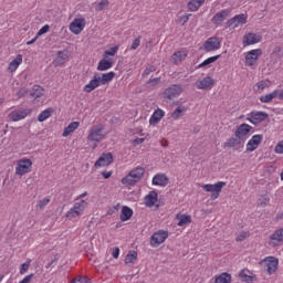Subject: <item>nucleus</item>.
<instances>
[{
    "mask_svg": "<svg viewBox=\"0 0 283 283\" xmlns=\"http://www.w3.org/2000/svg\"><path fill=\"white\" fill-rule=\"evenodd\" d=\"M20 63H23V56L17 55V57L9 64V70L11 72H15V70L19 67Z\"/></svg>",
    "mask_w": 283,
    "mask_h": 283,
    "instance_id": "obj_40",
    "label": "nucleus"
},
{
    "mask_svg": "<svg viewBox=\"0 0 283 283\" xmlns=\"http://www.w3.org/2000/svg\"><path fill=\"white\" fill-rule=\"evenodd\" d=\"M142 143H145V138L135 139V145H142Z\"/></svg>",
    "mask_w": 283,
    "mask_h": 283,
    "instance_id": "obj_63",
    "label": "nucleus"
},
{
    "mask_svg": "<svg viewBox=\"0 0 283 283\" xmlns=\"http://www.w3.org/2000/svg\"><path fill=\"white\" fill-rule=\"evenodd\" d=\"M263 264H265L264 269L268 275H273V273L277 271V264H280V261L275 256H268L264 259Z\"/></svg>",
    "mask_w": 283,
    "mask_h": 283,
    "instance_id": "obj_11",
    "label": "nucleus"
},
{
    "mask_svg": "<svg viewBox=\"0 0 283 283\" xmlns=\"http://www.w3.org/2000/svg\"><path fill=\"white\" fill-rule=\"evenodd\" d=\"M80 126L81 123L78 122H73L69 124L67 127L64 128V132L62 134L63 138H67V136H70V134H73V132H76V129H78Z\"/></svg>",
    "mask_w": 283,
    "mask_h": 283,
    "instance_id": "obj_28",
    "label": "nucleus"
},
{
    "mask_svg": "<svg viewBox=\"0 0 283 283\" xmlns=\"http://www.w3.org/2000/svg\"><path fill=\"white\" fill-rule=\"evenodd\" d=\"M134 216V210L132 208L124 206L122 208V213H120V220L122 222H127L132 217Z\"/></svg>",
    "mask_w": 283,
    "mask_h": 283,
    "instance_id": "obj_31",
    "label": "nucleus"
},
{
    "mask_svg": "<svg viewBox=\"0 0 283 283\" xmlns=\"http://www.w3.org/2000/svg\"><path fill=\"white\" fill-rule=\"evenodd\" d=\"M114 76H116L114 72L104 73L102 77H99V83H102V85H106V83L114 81Z\"/></svg>",
    "mask_w": 283,
    "mask_h": 283,
    "instance_id": "obj_37",
    "label": "nucleus"
},
{
    "mask_svg": "<svg viewBox=\"0 0 283 283\" xmlns=\"http://www.w3.org/2000/svg\"><path fill=\"white\" fill-rule=\"evenodd\" d=\"M38 39L39 38H36V35H35L31 41L27 42V45H33V43H36Z\"/></svg>",
    "mask_w": 283,
    "mask_h": 283,
    "instance_id": "obj_62",
    "label": "nucleus"
},
{
    "mask_svg": "<svg viewBox=\"0 0 283 283\" xmlns=\"http://www.w3.org/2000/svg\"><path fill=\"white\" fill-rule=\"evenodd\" d=\"M223 187H227V182L219 181L217 184H206L202 186V189L208 193H211V200H218Z\"/></svg>",
    "mask_w": 283,
    "mask_h": 283,
    "instance_id": "obj_4",
    "label": "nucleus"
},
{
    "mask_svg": "<svg viewBox=\"0 0 283 283\" xmlns=\"http://www.w3.org/2000/svg\"><path fill=\"white\" fill-rule=\"evenodd\" d=\"M269 202H271V199L269 197L262 196L261 198H259L258 201V207H266V205H269Z\"/></svg>",
    "mask_w": 283,
    "mask_h": 283,
    "instance_id": "obj_48",
    "label": "nucleus"
},
{
    "mask_svg": "<svg viewBox=\"0 0 283 283\" xmlns=\"http://www.w3.org/2000/svg\"><path fill=\"white\" fill-rule=\"evenodd\" d=\"M107 6H109V0H102L99 3L96 4L95 10L97 12L103 11L105 8H107Z\"/></svg>",
    "mask_w": 283,
    "mask_h": 283,
    "instance_id": "obj_47",
    "label": "nucleus"
},
{
    "mask_svg": "<svg viewBox=\"0 0 283 283\" xmlns=\"http://www.w3.org/2000/svg\"><path fill=\"white\" fill-rule=\"evenodd\" d=\"M32 114L31 108H15L11 111L8 115L9 120H12V123H19V120H24V118H28Z\"/></svg>",
    "mask_w": 283,
    "mask_h": 283,
    "instance_id": "obj_6",
    "label": "nucleus"
},
{
    "mask_svg": "<svg viewBox=\"0 0 283 283\" xmlns=\"http://www.w3.org/2000/svg\"><path fill=\"white\" fill-rule=\"evenodd\" d=\"M203 50H206V52H213L214 50H220V39L216 36L209 38L203 43Z\"/></svg>",
    "mask_w": 283,
    "mask_h": 283,
    "instance_id": "obj_18",
    "label": "nucleus"
},
{
    "mask_svg": "<svg viewBox=\"0 0 283 283\" xmlns=\"http://www.w3.org/2000/svg\"><path fill=\"white\" fill-rule=\"evenodd\" d=\"M87 196V191L81 193L80 196L76 197L75 202H80V200H84L83 198H85Z\"/></svg>",
    "mask_w": 283,
    "mask_h": 283,
    "instance_id": "obj_60",
    "label": "nucleus"
},
{
    "mask_svg": "<svg viewBox=\"0 0 283 283\" xmlns=\"http://www.w3.org/2000/svg\"><path fill=\"white\" fill-rule=\"evenodd\" d=\"M102 176L105 178V180H107V178H112V171H103Z\"/></svg>",
    "mask_w": 283,
    "mask_h": 283,
    "instance_id": "obj_61",
    "label": "nucleus"
},
{
    "mask_svg": "<svg viewBox=\"0 0 283 283\" xmlns=\"http://www.w3.org/2000/svg\"><path fill=\"white\" fill-rule=\"evenodd\" d=\"M30 96L35 103H40L41 98L45 96V90L39 85H34L30 91Z\"/></svg>",
    "mask_w": 283,
    "mask_h": 283,
    "instance_id": "obj_20",
    "label": "nucleus"
},
{
    "mask_svg": "<svg viewBox=\"0 0 283 283\" xmlns=\"http://www.w3.org/2000/svg\"><path fill=\"white\" fill-rule=\"evenodd\" d=\"M190 17H191V13L184 14V15H180L177 21L178 23H181V25H185L189 21Z\"/></svg>",
    "mask_w": 283,
    "mask_h": 283,
    "instance_id": "obj_51",
    "label": "nucleus"
},
{
    "mask_svg": "<svg viewBox=\"0 0 283 283\" xmlns=\"http://www.w3.org/2000/svg\"><path fill=\"white\" fill-rule=\"evenodd\" d=\"M260 56H262V49H254L249 51L245 55V65H255Z\"/></svg>",
    "mask_w": 283,
    "mask_h": 283,
    "instance_id": "obj_13",
    "label": "nucleus"
},
{
    "mask_svg": "<svg viewBox=\"0 0 283 283\" xmlns=\"http://www.w3.org/2000/svg\"><path fill=\"white\" fill-rule=\"evenodd\" d=\"M249 17L244 13L237 14L227 22V28H238L239 25H244Z\"/></svg>",
    "mask_w": 283,
    "mask_h": 283,
    "instance_id": "obj_12",
    "label": "nucleus"
},
{
    "mask_svg": "<svg viewBox=\"0 0 283 283\" xmlns=\"http://www.w3.org/2000/svg\"><path fill=\"white\" fill-rule=\"evenodd\" d=\"M218 59H220V55L208 57L206 61L199 64V67H206V65H211V63H216Z\"/></svg>",
    "mask_w": 283,
    "mask_h": 283,
    "instance_id": "obj_45",
    "label": "nucleus"
},
{
    "mask_svg": "<svg viewBox=\"0 0 283 283\" xmlns=\"http://www.w3.org/2000/svg\"><path fill=\"white\" fill-rule=\"evenodd\" d=\"M275 154H283V140L279 142L274 148Z\"/></svg>",
    "mask_w": 283,
    "mask_h": 283,
    "instance_id": "obj_55",
    "label": "nucleus"
},
{
    "mask_svg": "<svg viewBox=\"0 0 283 283\" xmlns=\"http://www.w3.org/2000/svg\"><path fill=\"white\" fill-rule=\"evenodd\" d=\"M277 94H279V91L275 90V91H273L272 93L262 95V96L260 97V101H261L262 103H273V98H277Z\"/></svg>",
    "mask_w": 283,
    "mask_h": 283,
    "instance_id": "obj_35",
    "label": "nucleus"
},
{
    "mask_svg": "<svg viewBox=\"0 0 283 283\" xmlns=\"http://www.w3.org/2000/svg\"><path fill=\"white\" fill-rule=\"evenodd\" d=\"M168 182L169 178L163 174H158L153 177V185L157 187H167Z\"/></svg>",
    "mask_w": 283,
    "mask_h": 283,
    "instance_id": "obj_26",
    "label": "nucleus"
},
{
    "mask_svg": "<svg viewBox=\"0 0 283 283\" xmlns=\"http://www.w3.org/2000/svg\"><path fill=\"white\" fill-rule=\"evenodd\" d=\"M271 86V81L270 80H263L260 81L259 83H256L254 85V92H258L259 94H262V92H264V90H268V87Z\"/></svg>",
    "mask_w": 283,
    "mask_h": 283,
    "instance_id": "obj_29",
    "label": "nucleus"
},
{
    "mask_svg": "<svg viewBox=\"0 0 283 283\" xmlns=\"http://www.w3.org/2000/svg\"><path fill=\"white\" fill-rule=\"evenodd\" d=\"M28 94V88L23 87L20 88L19 92L17 93L18 98H23Z\"/></svg>",
    "mask_w": 283,
    "mask_h": 283,
    "instance_id": "obj_56",
    "label": "nucleus"
},
{
    "mask_svg": "<svg viewBox=\"0 0 283 283\" xmlns=\"http://www.w3.org/2000/svg\"><path fill=\"white\" fill-rule=\"evenodd\" d=\"M176 219L178 220V227H185L187 224H191V216L189 214H177Z\"/></svg>",
    "mask_w": 283,
    "mask_h": 283,
    "instance_id": "obj_34",
    "label": "nucleus"
},
{
    "mask_svg": "<svg viewBox=\"0 0 283 283\" xmlns=\"http://www.w3.org/2000/svg\"><path fill=\"white\" fill-rule=\"evenodd\" d=\"M187 112V106L179 105L171 114L172 120H178Z\"/></svg>",
    "mask_w": 283,
    "mask_h": 283,
    "instance_id": "obj_32",
    "label": "nucleus"
},
{
    "mask_svg": "<svg viewBox=\"0 0 283 283\" xmlns=\"http://www.w3.org/2000/svg\"><path fill=\"white\" fill-rule=\"evenodd\" d=\"M67 59H70V51L64 50L57 52V61L60 63H63V61H67Z\"/></svg>",
    "mask_w": 283,
    "mask_h": 283,
    "instance_id": "obj_44",
    "label": "nucleus"
},
{
    "mask_svg": "<svg viewBox=\"0 0 283 283\" xmlns=\"http://www.w3.org/2000/svg\"><path fill=\"white\" fill-rule=\"evenodd\" d=\"M167 238H169L168 231L158 230L150 238V247H154L155 249H156V247H160V244H163V242H165V240H167Z\"/></svg>",
    "mask_w": 283,
    "mask_h": 283,
    "instance_id": "obj_9",
    "label": "nucleus"
},
{
    "mask_svg": "<svg viewBox=\"0 0 283 283\" xmlns=\"http://www.w3.org/2000/svg\"><path fill=\"white\" fill-rule=\"evenodd\" d=\"M105 136H107L105 127L103 125H94L88 132L87 140L92 144V148L96 149L98 143L105 140Z\"/></svg>",
    "mask_w": 283,
    "mask_h": 283,
    "instance_id": "obj_1",
    "label": "nucleus"
},
{
    "mask_svg": "<svg viewBox=\"0 0 283 283\" xmlns=\"http://www.w3.org/2000/svg\"><path fill=\"white\" fill-rule=\"evenodd\" d=\"M145 175V169L142 167H137L136 169L132 170L126 177L122 179V185H134L138 182Z\"/></svg>",
    "mask_w": 283,
    "mask_h": 283,
    "instance_id": "obj_5",
    "label": "nucleus"
},
{
    "mask_svg": "<svg viewBox=\"0 0 283 283\" xmlns=\"http://www.w3.org/2000/svg\"><path fill=\"white\" fill-rule=\"evenodd\" d=\"M265 118H269V114L262 111H254L248 115L247 120L252 123V125H260V123H263Z\"/></svg>",
    "mask_w": 283,
    "mask_h": 283,
    "instance_id": "obj_10",
    "label": "nucleus"
},
{
    "mask_svg": "<svg viewBox=\"0 0 283 283\" xmlns=\"http://www.w3.org/2000/svg\"><path fill=\"white\" fill-rule=\"evenodd\" d=\"M283 242V228L277 229L274 231L273 234L270 237V245L271 247H279Z\"/></svg>",
    "mask_w": 283,
    "mask_h": 283,
    "instance_id": "obj_22",
    "label": "nucleus"
},
{
    "mask_svg": "<svg viewBox=\"0 0 283 283\" xmlns=\"http://www.w3.org/2000/svg\"><path fill=\"white\" fill-rule=\"evenodd\" d=\"M251 129H253V127L249 124H241L238 126L234 136H237L238 138H240L241 140H244V138H247V136H249Z\"/></svg>",
    "mask_w": 283,
    "mask_h": 283,
    "instance_id": "obj_19",
    "label": "nucleus"
},
{
    "mask_svg": "<svg viewBox=\"0 0 283 283\" xmlns=\"http://www.w3.org/2000/svg\"><path fill=\"white\" fill-rule=\"evenodd\" d=\"M140 36H137L134 41H133V43H132V45H130V50H138V48H140Z\"/></svg>",
    "mask_w": 283,
    "mask_h": 283,
    "instance_id": "obj_53",
    "label": "nucleus"
},
{
    "mask_svg": "<svg viewBox=\"0 0 283 283\" xmlns=\"http://www.w3.org/2000/svg\"><path fill=\"white\" fill-rule=\"evenodd\" d=\"M264 137L262 135H254L247 144V151H255L262 145Z\"/></svg>",
    "mask_w": 283,
    "mask_h": 283,
    "instance_id": "obj_17",
    "label": "nucleus"
},
{
    "mask_svg": "<svg viewBox=\"0 0 283 283\" xmlns=\"http://www.w3.org/2000/svg\"><path fill=\"white\" fill-rule=\"evenodd\" d=\"M112 65V61L103 59L99 61L97 70H99V72H105V70H109Z\"/></svg>",
    "mask_w": 283,
    "mask_h": 283,
    "instance_id": "obj_38",
    "label": "nucleus"
},
{
    "mask_svg": "<svg viewBox=\"0 0 283 283\" xmlns=\"http://www.w3.org/2000/svg\"><path fill=\"white\" fill-rule=\"evenodd\" d=\"M187 59V51H178L172 54L171 61L175 63V65H178V63H182Z\"/></svg>",
    "mask_w": 283,
    "mask_h": 283,
    "instance_id": "obj_30",
    "label": "nucleus"
},
{
    "mask_svg": "<svg viewBox=\"0 0 283 283\" xmlns=\"http://www.w3.org/2000/svg\"><path fill=\"white\" fill-rule=\"evenodd\" d=\"M216 85V80L211 76L203 77L196 82L197 90H212Z\"/></svg>",
    "mask_w": 283,
    "mask_h": 283,
    "instance_id": "obj_15",
    "label": "nucleus"
},
{
    "mask_svg": "<svg viewBox=\"0 0 283 283\" xmlns=\"http://www.w3.org/2000/svg\"><path fill=\"white\" fill-rule=\"evenodd\" d=\"M156 202H158V192L156 191H150L144 199V203L146 207H155Z\"/></svg>",
    "mask_w": 283,
    "mask_h": 283,
    "instance_id": "obj_23",
    "label": "nucleus"
},
{
    "mask_svg": "<svg viewBox=\"0 0 283 283\" xmlns=\"http://www.w3.org/2000/svg\"><path fill=\"white\" fill-rule=\"evenodd\" d=\"M214 283H231V274L223 272L216 276Z\"/></svg>",
    "mask_w": 283,
    "mask_h": 283,
    "instance_id": "obj_36",
    "label": "nucleus"
},
{
    "mask_svg": "<svg viewBox=\"0 0 283 283\" xmlns=\"http://www.w3.org/2000/svg\"><path fill=\"white\" fill-rule=\"evenodd\" d=\"M138 258V253L136 251L129 252L125 258V264H134Z\"/></svg>",
    "mask_w": 283,
    "mask_h": 283,
    "instance_id": "obj_42",
    "label": "nucleus"
},
{
    "mask_svg": "<svg viewBox=\"0 0 283 283\" xmlns=\"http://www.w3.org/2000/svg\"><path fill=\"white\" fill-rule=\"evenodd\" d=\"M71 283H87V277L86 276L76 277L73 281H71Z\"/></svg>",
    "mask_w": 283,
    "mask_h": 283,
    "instance_id": "obj_57",
    "label": "nucleus"
},
{
    "mask_svg": "<svg viewBox=\"0 0 283 283\" xmlns=\"http://www.w3.org/2000/svg\"><path fill=\"white\" fill-rule=\"evenodd\" d=\"M231 14V9H223L220 12L216 13L212 18V23L214 25H220Z\"/></svg>",
    "mask_w": 283,
    "mask_h": 283,
    "instance_id": "obj_21",
    "label": "nucleus"
},
{
    "mask_svg": "<svg viewBox=\"0 0 283 283\" xmlns=\"http://www.w3.org/2000/svg\"><path fill=\"white\" fill-rule=\"evenodd\" d=\"M276 97H279L280 101H283V91H281V92L279 91V94Z\"/></svg>",
    "mask_w": 283,
    "mask_h": 283,
    "instance_id": "obj_64",
    "label": "nucleus"
},
{
    "mask_svg": "<svg viewBox=\"0 0 283 283\" xmlns=\"http://www.w3.org/2000/svg\"><path fill=\"white\" fill-rule=\"evenodd\" d=\"M224 148L234 149L235 151H242L244 149V139L240 137H231L223 144Z\"/></svg>",
    "mask_w": 283,
    "mask_h": 283,
    "instance_id": "obj_8",
    "label": "nucleus"
},
{
    "mask_svg": "<svg viewBox=\"0 0 283 283\" xmlns=\"http://www.w3.org/2000/svg\"><path fill=\"white\" fill-rule=\"evenodd\" d=\"M203 3H205V0H190L188 2V10H190V12H198V10L202 8Z\"/></svg>",
    "mask_w": 283,
    "mask_h": 283,
    "instance_id": "obj_33",
    "label": "nucleus"
},
{
    "mask_svg": "<svg viewBox=\"0 0 283 283\" xmlns=\"http://www.w3.org/2000/svg\"><path fill=\"white\" fill-rule=\"evenodd\" d=\"M90 206L87 200L75 201L73 207L66 212L65 218L67 220H78L83 213H85V209Z\"/></svg>",
    "mask_w": 283,
    "mask_h": 283,
    "instance_id": "obj_2",
    "label": "nucleus"
},
{
    "mask_svg": "<svg viewBox=\"0 0 283 283\" xmlns=\"http://www.w3.org/2000/svg\"><path fill=\"white\" fill-rule=\"evenodd\" d=\"M163 118H165V111H163L161 108H157L150 116L149 124L157 125V123H160Z\"/></svg>",
    "mask_w": 283,
    "mask_h": 283,
    "instance_id": "obj_25",
    "label": "nucleus"
},
{
    "mask_svg": "<svg viewBox=\"0 0 283 283\" xmlns=\"http://www.w3.org/2000/svg\"><path fill=\"white\" fill-rule=\"evenodd\" d=\"M160 81H161L160 76L151 75L149 80L146 81V83L147 85H149V87H156V85H159Z\"/></svg>",
    "mask_w": 283,
    "mask_h": 283,
    "instance_id": "obj_43",
    "label": "nucleus"
},
{
    "mask_svg": "<svg viewBox=\"0 0 283 283\" xmlns=\"http://www.w3.org/2000/svg\"><path fill=\"white\" fill-rule=\"evenodd\" d=\"M30 171H32V160L28 158L18 160L15 176H25V174H30Z\"/></svg>",
    "mask_w": 283,
    "mask_h": 283,
    "instance_id": "obj_7",
    "label": "nucleus"
},
{
    "mask_svg": "<svg viewBox=\"0 0 283 283\" xmlns=\"http://www.w3.org/2000/svg\"><path fill=\"white\" fill-rule=\"evenodd\" d=\"M48 32H50V24H45L43 25L36 33V39H39V36H43V34H48Z\"/></svg>",
    "mask_w": 283,
    "mask_h": 283,
    "instance_id": "obj_50",
    "label": "nucleus"
},
{
    "mask_svg": "<svg viewBox=\"0 0 283 283\" xmlns=\"http://www.w3.org/2000/svg\"><path fill=\"white\" fill-rule=\"evenodd\" d=\"M114 163V156L112 153L103 154L95 163L94 167L95 169H98L101 167H108V165H112Z\"/></svg>",
    "mask_w": 283,
    "mask_h": 283,
    "instance_id": "obj_14",
    "label": "nucleus"
},
{
    "mask_svg": "<svg viewBox=\"0 0 283 283\" xmlns=\"http://www.w3.org/2000/svg\"><path fill=\"white\" fill-rule=\"evenodd\" d=\"M50 197L43 198L42 200L38 201L36 208L38 209H45V207H48V205H50Z\"/></svg>",
    "mask_w": 283,
    "mask_h": 283,
    "instance_id": "obj_46",
    "label": "nucleus"
},
{
    "mask_svg": "<svg viewBox=\"0 0 283 283\" xmlns=\"http://www.w3.org/2000/svg\"><path fill=\"white\" fill-rule=\"evenodd\" d=\"M30 262L31 261L29 260L21 265L20 275H25V273H28V269H30Z\"/></svg>",
    "mask_w": 283,
    "mask_h": 283,
    "instance_id": "obj_52",
    "label": "nucleus"
},
{
    "mask_svg": "<svg viewBox=\"0 0 283 283\" xmlns=\"http://www.w3.org/2000/svg\"><path fill=\"white\" fill-rule=\"evenodd\" d=\"M112 255H113V258H115V260H118V256L120 255V249L115 248V249L113 250Z\"/></svg>",
    "mask_w": 283,
    "mask_h": 283,
    "instance_id": "obj_59",
    "label": "nucleus"
},
{
    "mask_svg": "<svg viewBox=\"0 0 283 283\" xmlns=\"http://www.w3.org/2000/svg\"><path fill=\"white\" fill-rule=\"evenodd\" d=\"M255 43H260V36L255 33H248L243 36V45H255Z\"/></svg>",
    "mask_w": 283,
    "mask_h": 283,
    "instance_id": "obj_24",
    "label": "nucleus"
},
{
    "mask_svg": "<svg viewBox=\"0 0 283 283\" xmlns=\"http://www.w3.org/2000/svg\"><path fill=\"white\" fill-rule=\"evenodd\" d=\"M33 277H34V274H29L23 280H21L19 283H30V282H32Z\"/></svg>",
    "mask_w": 283,
    "mask_h": 283,
    "instance_id": "obj_58",
    "label": "nucleus"
},
{
    "mask_svg": "<svg viewBox=\"0 0 283 283\" xmlns=\"http://www.w3.org/2000/svg\"><path fill=\"white\" fill-rule=\"evenodd\" d=\"M180 94H182V85L172 84L161 93V98L164 103H171V101H176Z\"/></svg>",
    "mask_w": 283,
    "mask_h": 283,
    "instance_id": "obj_3",
    "label": "nucleus"
},
{
    "mask_svg": "<svg viewBox=\"0 0 283 283\" xmlns=\"http://www.w3.org/2000/svg\"><path fill=\"white\" fill-rule=\"evenodd\" d=\"M85 29V19L84 18H76L70 24V31L73 34H81L82 30Z\"/></svg>",
    "mask_w": 283,
    "mask_h": 283,
    "instance_id": "obj_16",
    "label": "nucleus"
},
{
    "mask_svg": "<svg viewBox=\"0 0 283 283\" xmlns=\"http://www.w3.org/2000/svg\"><path fill=\"white\" fill-rule=\"evenodd\" d=\"M239 276L241 277L242 282L253 283V275L249 274V270H241Z\"/></svg>",
    "mask_w": 283,
    "mask_h": 283,
    "instance_id": "obj_41",
    "label": "nucleus"
},
{
    "mask_svg": "<svg viewBox=\"0 0 283 283\" xmlns=\"http://www.w3.org/2000/svg\"><path fill=\"white\" fill-rule=\"evenodd\" d=\"M99 85H101V77L95 76L93 80L90 81L88 84L84 86V92L90 94L91 92H94V90H96V87H98Z\"/></svg>",
    "mask_w": 283,
    "mask_h": 283,
    "instance_id": "obj_27",
    "label": "nucleus"
},
{
    "mask_svg": "<svg viewBox=\"0 0 283 283\" xmlns=\"http://www.w3.org/2000/svg\"><path fill=\"white\" fill-rule=\"evenodd\" d=\"M52 112H54V109H52V108H46V109H44V111L38 116L39 123H43V122L48 120V118H50V116H52Z\"/></svg>",
    "mask_w": 283,
    "mask_h": 283,
    "instance_id": "obj_39",
    "label": "nucleus"
},
{
    "mask_svg": "<svg viewBox=\"0 0 283 283\" xmlns=\"http://www.w3.org/2000/svg\"><path fill=\"white\" fill-rule=\"evenodd\" d=\"M118 52V46H113L109 50L104 52V59H107V56H115Z\"/></svg>",
    "mask_w": 283,
    "mask_h": 283,
    "instance_id": "obj_49",
    "label": "nucleus"
},
{
    "mask_svg": "<svg viewBox=\"0 0 283 283\" xmlns=\"http://www.w3.org/2000/svg\"><path fill=\"white\" fill-rule=\"evenodd\" d=\"M247 238H249V233L247 232H241L240 234H238V237L235 238L237 242H244V240H247Z\"/></svg>",
    "mask_w": 283,
    "mask_h": 283,
    "instance_id": "obj_54",
    "label": "nucleus"
}]
</instances>
